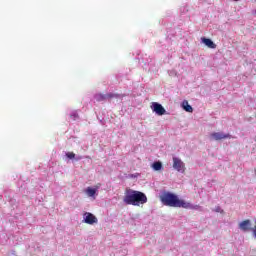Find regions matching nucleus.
I'll use <instances>...</instances> for the list:
<instances>
[{
  "instance_id": "obj_1",
  "label": "nucleus",
  "mask_w": 256,
  "mask_h": 256,
  "mask_svg": "<svg viewBox=\"0 0 256 256\" xmlns=\"http://www.w3.org/2000/svg\"><path fill=\"white\" fill-rule=\"evenodd\" d=\"M123 201L125 205L139 207V205H145L147 203V195L141 191L128 189L125 192Z\"/></svg>"
},
{
  "instance_id": "obj_2",
  "label": "nucleus",
  "mask_w": 256,
  "mask_h": 256,
  "mask_svg": "<svg viewBox=\"0 0 256 256\" xmlns=\"http://www.w3.org/2000/svg\"><path fill=\"white\" fill-rule=\"evenodd\" d=\"M160 201L162 205H165V207H174L182 209L184 200L179 199V196L171 192H163L160 195Z\"/></svg>"
},
{
  "instance_id": "obj_3",
  "label": "nucleus",
  "mask_w": 256,
  "mask_h": 256,
  "mask_svg": "<svg viewBox=\"0 0 256 256\" xmlns=\"http://www.w3.org/2000/svg\"><path fill=\"white\" fill-rule=\"evenodd\" d=\"M95 101H109L110 99H123L122 94L107 93V94H96L94 96Z\"/></svg>"
},
{
  "instance_id": "obj_4",
  "label": "nucleus",
  "mask_w": 256,
  "mask_h": 256,
  "mask_svg": "<svg viewBox=\"0 0 256 256\" xmlns=\"http://www.w3.org/2000/svg\"><path fill=\"white\" fill-rule=\"evenodd\" d=\"M173 169L178 173H185V163L178 157H173Z\"/></svg>"
},
{
  "instance_id": "obj_5",
  "label": "nucleus",
  "mask_w": 256,
  "mask_h": 256,
  "mask_svg": "<svg viewBox=\"0 0 256 256\" xmlns=\"http://www.w3.org/2000/svg\"><path fill=\"white\" fill-rule=\"evenodd\" d=\"M151 109L154 113H156V115H165V113H167V111L165 110V108L163 107V105H161L158 102H153L151 105Z\"/></svg>"
},
{
  "instance_id": "obj_6",
  "label": "nucleus",
  "mask_w": 256,
  "mask_h": 256,
  "mask_svg": "<svg viewBox=\"0 0 256 256\" xmlns=\"http://www.w3.org/2000/svg\"><path fill=\"white\" fill-rule=\"evenodd\" d=\"M83 219L84 223H87V225H94V223H97V217L90 212L84 213Z\"/></svg>"
},
{
  "instance_id": "obj_7",
  "label": "nucleus",
  "mask_w": 256,
  "mask_h": 256,
  "mask_svg": "<svg viewBox=\"0 0 256 256\" xmlns=\"http://www.w3.org/2000/svg\"><path fill=\"white\" fill-rule=\"evenodd\" d=\"M182 209H191L192 211H203V207H201L199 205L192 204L185 200L182 203Z\"/></svg>"
},
{
  "instance_id": "obj_8",
  "label": "nucleus",
  "mask_w": 256,
  "mask_h": 256,
  "mask_svg": "<svg viewBox=\"0 0 256 256\" xmlns=\"http://www.w3.org/2000/svg\"><path fill=\"white\" fill-rule=\"evenodd\" d=\"M210 137L214 139V141H221V139H229L231 135L225 134L223 132H214L210 135Z\"/></svg>"
},
{
  "instance_id": "obj_9",
  "label": "nucleus",
  "mask_w": 256,
  "mask_h": 256,
  "mask_svg": "<svg viewBox=\"0 0 256 256\" xmlns=\"http://www.w3.org/2000/svg\"><path fill=\"white\" fill-rule=\"evenodd\" d=\"M201 41L204 43V45H206V47H209V49H215V47H217L213 40L209 38H201Z\"/></svg>"
},
{
  "instance_id": "obj_10",
  "label": "nucleus",
  "mask_w": 256,
  "mask_h": 256,
  "mask_svg": "<svg viewBox=\"0 0 256 256\" xmlns=\"http://www.w3.org/2000/svg\"><path fill=\"white\" fill-rule=\"evenodd\" d=\"M182 109L186 111L187 113H193V107L189 105V102L187 100H184L182 102Z\"/></svg>"
},
{
  "instance_id": "obj_11",
  "label": "nucleus",
  "mask_w": 256,
  "mask_h": 256,
  "mask_svg": "<svg viewBox=\"0 0 256 256\" xmlns=\"http://www.w3.org/2000/svg\"><path fill=\"white\" fill-rule=\"evenodd\" d=\"M85 192L88 197H93V199H95V195H97V188L88 187Z\"/></svg>"
},
{
  "instance_id": "obj_12",
  "label": "nucleus",
  "mask_w": 256,
  "mask_h": 256,
  "mask_svg": "<svg viewBox=\"0 0 256 256\" xmlns=\"http://www.w3.org/2000/svg\"><path fill=\"white\" fill-rule=\"evenodd\" d=\"M152 169L154 171H161V169H163V163H161L160 161H156L152 164Z\"/></svg>"
},
{
  "instance_id": "obj_13",
  "label": "nucleus",
  "mask_w": 256,
  "mask_h": 256,
  "mask_svg": "<svg viewBox=\"0 0 256 256\" xmlns=\"http://www.w3.org/2000/svg\"><path fill=\"white\" fill-rule=\"evenodd\" d=\"M70 119H72V121H79V111L72 110L70 112Z\"/></svg>"
},
{
  "instance_id": "obj_14",
  "label": "nucleus",
  "mask_w": 256,
  "mask_h": 256,
  "mask_svg": "<svg viewBox=\"0 0 256 256\" xmlns=\"http://www.w3.org/2000/svg\"><path fill=\"white\" fill-rule=\"evenodd\" d=\"M65 156L70 159L71 161L75 160V153L73 152H66Z\"/></svg>"
},
{
  "instance_id": "obj_15",
  "label": "nucleus",
  "mask_w": 256,
  "mask_h": 256,
  "mask_svg": "<svg viewBox=\"0 0 256 256\" xmlns=\"http://www.w3.org/2000/svg\"><path fill=\"white\" fill-rule=\"evenodd\" d=\"M214 211H215L216 213H223V210L221 209L220 206H217V207L214 209Z\"/></svg>"
},
{
  "instance_id": "obj_16",
  "label": "nucleus",
  "mask_w": 256,
  "mask_h": 256,
  "mask_svg": "<svg viewBox=\"0 0 256 256\" xmlns=\"http://www.w3.org/2000/svg\"><path fill=\"white\" fill-rule=\"evenodd\" d=\"M81 159H83V156L75 155L74 161H81Z\"/></svg>"
},
{
  "instance_id": "obj_17",
  "label": "nucleus",
  "mask_w": 256,
  "mask_h": 256,
  "mask_svg": "<svg viewBox=\"0 0 256 256\" xmlns=\"http://www.w3.org/2000/svg\"><path fill=\"white\" fill-rule=\"evenodd\" d=\"M233 1H236V2H237V1H240V0H233Z\"/></svg>"
}]
</instances>
